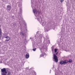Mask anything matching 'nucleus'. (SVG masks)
Wrapping results in <instances>:
<instances>
[{
  "instance_id": "f257e3e1",
  "label": "nucleus",
  "mask_w": 75,
  "mask_h": 75,
  "mask_svg": "<svg viewBox=\"0 0 75 75\" xmlns=\"http://www.w3.org/2000/svg\"><path fill=\"white\" fill-rule=\"evenodd\" d=\"M33 12L34 14H35V16L36 17H39L41 20V23H42V25L43 26L45 25V28L47 30H50L51 28H52V26H51L50 24H47V22L44 21L42 19V18L41 16L40 15H41V13L40 11H37L36 9H33Z\"/></svg>"
},
{
  "instance_id": "f03ea898",
  "label": "nucleus",
  "mask_w": 75,
  "mask_h": 75,
  "mask_svg": "<svg viewBox=\"0 0 75 75\" xmlns=\"http://www.w3.org/2000/svg\"><path fill=\"white\" fill-rule=\"evenodd\" d=\"M1 72H2L1 74L2 75H10L11 73L9 72L6 69L4 68L1 70Z\"/></svg>"
},
{
  "instance_id": "7ed1b4c3",
  "label": "nucleus",
  "mask_w": 75,
  "mask_h": 75,
  "mask_svg": "<svg viewBox=\"0 0 75 75\" xmlns=\"http://www.w3.org/2000/svg\"><path fill=\"white\" fill-rule=\"evenodd\" d=\"M68 62H69V63H72V60L71 59H70L69 60V61L67 60H65L64 61H61L59 64H60V65H63V64H66L68 63Z\"/></svg>"
},
{
  "instance_id": "20e7f679",
  "label": "nucleus",
  "mask_w": 75,
  "mask_h": 75,
  "mask_svg": "<svg viewBox=\"0 0 75 75\" xmlns=\"http://www.w3.org/2000/svg\"><path fill=\"white\" fill-rule=\"evenodd\" d=\"M38 31L37 33V35H36V37H37V38H38L39 39V40H41V39H42V35L38 33Z\"/></svg>"
},
{
  "instance_id": "39448f33",
  "label": "nucleus",
  "mask_w": 75,
  "mask_h": 75,
  "mask_svg": "<svg viewBox=\"0 0 75 75\" xmlns=\"http://www.w3.org/2000/svg\"><path fill=\"white\" fill-rule=\"evenodd\" d=\"M53 59H54V61H55L56 62H58V58H57V56L55 55V54H53Z\"/></svg>"
},
{
  "instance_id": "423d86ee",
  "label": "nucleus",
  "mask_w": 75,
  "mask_h": 75,
  "mask_svg": "<svg viewBox=\"0 0 75 75\" xmlns=\"http://www.w3.org/2000/svg\"><path fill=\"white\" fill-rule=\"evenodd\" d=\"M11 6H10V5H8L7 6L6 9L7 10H8V11H10L11 10Z\"/></svg>"
},
{
  "instance_id": "0eeeda50",
  "label": "nucleus",
  "mask_w": 75,
  "mask_h": 75,
  "mask_svg": "<svg viewBox=\"0 0 75 75\" xmlns=\"http://www.w3.org/2000/svg\"><path fill=\"white\" fill-rule=\"evenodd\" d=\"M19 7H20V11H19L20 13H22V7H21V5H18Z\"/></svg>"
},
{
  "instance_id": "6e6552de",
  "label": "nucleus",
  "mask_w": 75,
  "mask_h": 75,
  "mask_svg": "<svg viewBox=\"0 0 75 75\" xmlns=\"http://www.w3.org/2000/svg\"><path fill=\"white\" fill-rule=\"evenodd\" d=\"M18 18L19 19V20H21V19H22L23 18H22V16L21 15H19L18 16Z\"/></svg>"
},
{
  "instance_id": "1a4fd4ad",
  "label": "nucleus",
  "mask_w": 75,
  "mask_h": 75,
  "mask_svg": "<svg viewBox=\"0 0 75 75\" xmlns=\"http://www.w3.org/2000/svg\"><path fill=\"white\" fill-rule=\"evenodd\" d=\"M25 57L26 58H29V54L28 53L26 54Z\"/></svg>"
},
{
  "instance_id": "9d476101",
  "label": "nucleus",
  "mask_w": 75,
  "mask_h": 75,
  "mask_svg": "<svg viewBox=\"0 0 75 75\" xmlns=\"http://www.w3.org/2000/svg\"><path fill=\"white\" fill-rule=\"evenodd\" d=\"M33 51H36V50L37 49V48H34V45H33Z\"/></svg>"
},
{
  "instance_id": "9b49d317",
  "label": "nucleus",
  "mask_w": 75,
  "mask_h": 75,
  "mask_svg": "<svg viewBox=\"0 0 75 75\" xmlns=\"http://www.w3.org/2000/svg\"><path fill=\"white\" fill-rule=\"evenodd\" d=\"M10 40V37H8L6 38V41H9V40Z\"/></svg>"
},
{
  "instance_id": "f8f14e48",
  "label": "nucleus",
  "mask_w": 75,
  "mask_h": 75,
  "mask_svg": "<svg viewBox=\"0 0 75 75\" xmlns=\"http://www.w3.org/2000/svg\"><path fill=\"white\" fill-rule=\"evenodd\" d=\"M21 34H22V36H23V37L25 36V33H21Z\"/></svg>"
},
{
  "instance_id": "ddd939ff",
  "label": "nucleus",
  "mask_w": 75,
  "mask_h": 75,
  "mask_svg": "<svg viewBox=\"0 0 75 75\" xmlns=\"http://www.w3.org/2000/svg\"><path fill=\"white\" fill-rule=\"evenodd\" d=\"M54 52L56 53L57 52V51L58 50V49H55L54 50Z\"/></svg>"
},
{
  "instance_id": "4468645a",
  "label": "nucleus",
  "mask_w": 75,
  "mask_h": 75,
  "mask_svg": "<svg viewBox=\"0 0 75 75\" xmlns=\"http://www.w3.org/2000/svg\"><path fill=\"white\" fill-rule=\"evenodd\" d=\"M52 52H53L54 51V47H52Z\"/></svg>"
},
{
  "instance_id": "2eb2a0df",
  "label": "nucleus",
  "mask_w": 75,
  "mask_h": 75,
  "mask_svg": "<svg viewBox=\"0 0 75 75\" xmlns=\"http://www.w3.org/2000/svg\"><path fill=\"white\" fill-rule=\"evenodd\" d=\"M44 54H40V57L41 58V57H44Z\"/></svg>"
},
{
  "instance_id": "dca6fc26",
  "label": "nucleus",
  "mask_w": 75,
  "mask_h": 75,
  "mask_svg": "<svg viewBox=\"0 0 75 75\" xmlns=\"http://www.w3.org/2000/svg\"><path fill=\"white\" fill-rule=\"evenodd\" d=\"M32 73H34L35 75H36V73H35V71H32Z\"/></svg>"
},
{
  "instance_id": "f3484780",
  "label": "nucleus",
  "mask_w": 75,
  "mask_h": 75,
  "mask_svg": "<svg viewBox=\"0 0 75 75\" xmlns=\"http://www.w3.org/2000/svg\"><path fill=\"white\" fill-rule=\"evenodd\" d=\"M60 1L61 2H62L64 1V0H60Z\"/></svg>"
},
{
  "instance_id": "a211bd4d",
  "label": "nucleus",
  "mask_w": 75,
  "mask_h": 75,
  "mask_svg": "<svg viewBox=\"0 0 75 75\" xmlns=\"http://www.w3.org/2000/svg\"><path fill=\"white\" fill-rule=\"evenodd\" d=\"M40 50L41 52V50H42V48H40Z\"/></svg>"
},
{
  "instance_id": "6ab92c4d",
  "label": "nucleus",
  "mask_w": 75,
  "mask_h": 75,
  "mask_svg": "<svg viewBox=\"0 0 75 75\" xmlns=\"http://www.w3.org/2000/svg\"><path fill=\"white\" fill-rule=\"evenodd\" d=\"M8 37V36L4 37V38H7Z\"/></svg>"
},
{
  "instance_id": "aec40b11",
  "label": "nucleus",
  "mask_w": 75,
  "mask_h": 75,
  "mask_svg": "<svg viewBox=\"0 0 75 75\" xmlns=\"http://www.w3.org/2000/svg\"><path fill=\"white\" fill-rule=\"evenodd\" d=\"M37 20H38V21H40V19L38 18Z\"/></svg>"
},
{
  "instance_id": "412c9836",
  "label": "nucleus",
  "mask_w": 75,
  "mask_h": 75,
  "mask_svg": "<svg viewBox=\"0 0 75 75\" xmlns=\"http://www.w3.org/2000/svg\"><path fill=\"white\" fill-rule=\"evenodd\" d=\"M58 52H57L56 53V55H58Z\"/></svg>"
},
{
  "instance_id": "4be33fe9",
  "label": "nucleus",
  "mask_w": 75,
  "mask_h": 75,
  "mask_svg": "<svg viewBox=\"0 0 75 75\" xmlns=\"http://www.w3.org/2000/svg\"><path fill=\"white\" fill-rule=\"evenodd\" d=\"M1 42H0V46H1Z\"/></svg>"
},
{
  "instance_id": "5701e85b",
  "label": "nucleus",
  "mask_w": 75,
  "mask_h": 75,
  "mask_svg": "<svg viewBox=\"0 0 75 75\" xmlns=\"http://www.w3.org/2000/svg\"><path fill=\"white\" fill-rule=\"evenodd\" d=\"M48 41L49 42V43L50 44V40Z\"/></svg>"
},
{
  "instance_id": "b1692460",
  "label": "nucleus",
  "mask_w": 75,
  "mask_h": 75,
  "mask_svg": "<svg viewBox=\"0 0 75 75\" xmlns=\"http://www.w3.org/2000/svg\"><path fill=\"white\" fill-rule=\"evenodd\" d=\"M0 31H1V28H0Z\"/></svg>"
},
{
  "instance_id": "393cba45",
  "label": "nucleus",
  "mask_w": 75,
  "mask_h": 75,
  "mask_svg": "<svg viewBox=\"0 0 75 75\" xmlns=\"http://www.w3.org/2000/svg\"><path fill=\"white\" fill-rule=\"evenodd\" d=\"M51 70H50V73H51Z\"/></svg>"
},
{
  "instance_id": "a878e982",
  "label": "nucleus",
  "mask_w": 75,
  "mask_h": 75,
  "mask_svg": "<svg viewBox=\"0 0 75 75\" xmlns=\"http://www.w3.org/2000/svg\"><path fill=\"white\" fill-rule=\"evenodd\" d=\"M0 21H1V19L0 18Z\"/></svg>"
},
{
  "instance_id": "bb28decb",
  "label": "nucleus",
  "mask_w": 75,
  "mask_h": 75,
  "mask_svg": "<svg viewBox=\"0 0 75 75\" xmlns=\"http://www.w3.org/2000/svg\"><path fill=\"white\" fill-rule=\"evenodd\" d=\"M55 75H57V74H56V73H55Z\"/></svg>"
},
{
  "instance_id": "cd10ccee",
  "label": "nucleus",
  "mask_w": 75,
  "mask_h": 75,
  "mask_svg": "<svg viewBox=\"0 0 75 75\" xmlns=\"http://www.w3.org/2000/svg\"><path fill=\"white\" fill-rule=\"evenodd\" d=\"M1 27V25H0V27Z\"/></svg>"
},
{
  "instance_id": "c85d7f7f",
  "label": "nucleus",
  "mask_w": 75,
  "mask_h": 75,
  "mask_svg": "<svg viewBox=\"0 0 75 75\" xmlns=\"http://www.w3.org/2000/svg\"><path fill=\"white\" fill-rule=\"evenodd\" d=\"M32 8H33V5H32Z\"/></svg>"
},
{
  "instance_id": "c756f323",
  "label": "nucleus",
  "mask_w": 75,
  "mask_h": 75,
  "mask_svg": "<svg viewBox=\"0 0 75 75\" xmlns=\"http://www.w3.org/2000/svg\"><path fill=\"white\" fill-rule=\"evenodd\" d=\"M26 31H27V29H26Z\"/></svg>"
},
{
  "instance_id": "7c9ffc66",
  "label": "nucleus",
  "mask_w": 75,
  "mask_h": 75,
  "mask_svg": "<svg viewBox=\"0 0 75 75\" xmlns=\"http://www.w3.org/2000/svg\"><path fill=\"white\" fill-rule=\"evenodd\" d=\"M74 1H75V0H74Z\"/></svg>"
}]
</instances>
